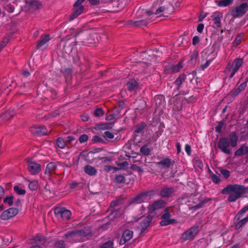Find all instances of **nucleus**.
I'll return each instance as SVG.
<instances>
[{
	"mask_svg": "<svg viewBox=\"0 0 248 248\" xmlns=\"http://www.w3.org/2000/svg\"><path fill=\"white\" fill-rule=\"evenodd\" d=\"M246 192V187L243 186L239 185H229L223 188L222 190V194H230L228 198V201L230 202H233L236 201L240 198L242 194Z\"/></svg>",
	"mask_w": 248,
	"mask_h": 248,
	"instance_id": "1",
	"label": "nucleus"
},
{
	"mask_svg": "<svg viewBox=\"0 0 248 248\" xmlns=\"http://www.w3.org/2000/svg\"><path fill=\"white\" fill-rule=\"evenodd\" d=\"M248 12V2H242L232 7L230 10L231 16L234 18L242 17Z\"/></svg>",
	"mask_w": 248,
	"mask_h": 248,
	"instance_id": "2",
	"label": "nucleus"
},
{
	"mask_svg": "<svg viewBox=\"0 0 248 248\" xmlns=\"http://www.w3.org/2000/svg\"><path fill=\"white\" fill-rule=\"evenodd\" d=\"M199 231V227L195 225L191 227L185 232H184L181 236V239L183 241L187 240H193Z\"/></svg>",
	"mask_w": 248,
	"mask_h": 248,
	"instance_id": "3",
	"label": "nucleus"
},
{
	"mask_svg": "<svg viewBox=\"0 0 248 248\" xmlns=\"http://www.w3.org/2000/svg\"><path fill=\"white\" fill-rule=\"evenodd\" d=\"M170 214L169 212V208H166L165 209V213L161 217L162 220L160 222L161 226H165L170 224H175L177 223V220L174 219H170Z\"/></svg>",
	"mask_w": 248,
	"mask_h": 248,
	"instance_id": "4",
	"label": "nucleus"
},
{
	"mask_svg": "<svg viewBox=\"0 0 248 248\" xmlns=\"http://www.w3.org/2000/svg\"><path fill=\"white\" fill-rule=\"evenodd\" d=\"M31 133L37 136H43L48 135L50 133L44 125H35L31 128Z\"/></svg>",
	"mask_w": 248,
	"mask_h": 248,
	"instance_id": "5",
	"label": "nucleus"
},
{
	"mask_svg": "<svg viewBox=\"0 0 248 248\" xmlns=\"http://www.w3.org/2000/svg\"><path fill=\"white\" fill-rule=\"evenodd\" d=\"M152 194V191L141 192L133 199L132 202L133 203H139L148 201L151 198Z\"/></svg>",
	"mask_w": 248,
	"mask_h": 248,
	"instance_id": "6",
	"label": "nucleus"
},
{
	"mask_svg": "<svg viewBox=\"0 0 248 248\" xmlns=\"http://www.w3.org/2000/svg\"><path fill=\"white\" fill-rule=\"evenodd\" d=\"M229 140L227 138H221L219 140L218 142V147L220 150L223 153L229 155L231 153L229 149L230 146Z\"/></svg>",
	"mask_w": 248,
	"mask_h": 248,
	"instance_id": "7",
	"label": "nucleus"
},
{
	"mask_svg": "<svg viewBox=\"0 0 248 248\" xmlns=\"http://www.w3.org/2000/svg\"><path fill=\"white\" fill-rule=\"evenodd\" d=\"M18 210L16 208H10L3 211L0 215V218L2 220H8L16 216Z\"/></svg>",
	"mask_w": 248,
	"mask_h": 248,
	"instance_id": "8",
	"label": "nucleus"
},
{
	"mask_svg": "<svg viewBox=\"0 0 248 248\" xmlns=\"http://www.w3.org/2000/svg\"><path fill=\"white\" fill-rule=\"evenodd\" d=\"M28 169L31 174L35 175L41 171V165L34 161L29 160L27 161Z\"/></svg>",
	"mask_w": 248,
	"mask_h": 248,
	"instance_id": "9",
	"label": "nucleus"
},
{
	"mask_svg": "<svg viewBox=\"0 0 248 248\" xmlns=\"http://www.w3.org/2000/svg\"><path fill=\"white\" fill-rule=\"evenodd\" d=\"M244 60L242 58L235 59L232 63L231 70V74L230 77L232 78L234 76L238 69L242 66L243 64Z\"/></svg>",
	"mask_w": 248,
	"mask_h": 248,
	"instance_id": "10",
	"label": "nucleus"
},
{
	"mask_svg": "<svg viewBox=\"0 0 248 248\" xmlns=\"http://www.w3.org/2000/svg\"><path fill=\"white\" fill-rule=\"evenodd\" d=\"M222 17V14L219 12L213 13L210 16L209 19L214 22L213 26L214 28H219L221 26V18Z\"/></svg>",
	"mask_w": 248,
	"mask_h": 248,
	"instance_id": "11",
	"label": "nucleus"
},
{
	"mask_svg": "<svg viewBox=\"0 0 248 248\" xmlns=\"http://www.w3.org/2000/svg\"><path fill=\"white\" fill-rule=\"evenodd\" d=\"M156 6L157 4H155L154 3L151 11H146L145 13L148 16H151L153 14H155V15L161 16L163 15V13L164 11L165 8L163 6H159L157 8L156 7Z\"/></svg>",
	"mask_w": 248,
	"mask_h": 248,
	"instance_id": "12",
	"label": "nucleus"
},
{
	"mask_svg": "<svg viewBox=\"0 0 248 248\" xmlns=\"http://www.w3.org/2000/svg\"><path fill=\"white\" fill-rule=\"evenodd\" d=\"M164 202L163 200H159L154 202L152 204L148 206V212L150 213H153L155 211L162 208L164 206Z\"/></svg>",
	"mask_w": 248,
	"mask_h": 248,
	"instance_id": "13",
	"label": "nucleus"
},
{
	"mask_svg": "<svg viewBox=\"0 0 248 248\" xmlns=\"http://www.w3.org/2000/svg\"><path fill=\"white\" fill-rule=\"evenodd\" d=\"M152 220V217L149 215L140 223L138 228L140 230L141 233H142L149 227Z\"/></svg>",
	"mask_w": 248,
	"mask_h": 248,
	"instance_id": "14",
	"label": "nucleus"
},
{
	"mask_svg": "<svg viewBox=\"0 0 248 248\" xmlns=\"http://www.w3.org/2000/svg\"><path fill=\"white\" fill-rule=\"evenodd\" d=\"M82 233L81 232H72L66 234L65 237L70 242L80 241Z\"/></svg>",
	"mask_w": 248,
	"mask_h": 248,
	"instance_id": "15",
	"label": "nucleus"
},
{
	"mask_svg": "<svg viewBox=\"0 0 248 248\" xmlns=\"http://www.w3.org/2000/svg\"><path fill=\"white\" fill-rule=\"evenodd\" d=\"M57 169V168L55 163H49L46 166L45 173L46 174H48L50 175L52 174L56 173Z\"/></svg>",
	"mask_w": 248,
	"mask_h": 248,
	"instance_id": "16",
	"label": "nucleus"
},
{
	"mask_svg": "<svg viewBox=\"0 0 248 248\" xmlns=\"http://www.w3.org/2000/svg\"><path fill=\"white\" fill-rule=\"evenodd\" d=\"M157 165L161 168H168L171 164V159L168 157L165 158L156 163Z\"/></svg>",
	"mask_w": 248,
	"mask_h": 248,
	"instance_id": "17",
	"label": "nucleus"
},
{
	"mask_svg": "<svg viewBox=\"0 0 248 248\" xmlns=\"http://www.w3.org/2000/svg\"><path fill=\"white\" fill-rule=\"evenodd\" d=\"M84 8L83 6H79V7L75 8L74 12L71 15L70 20H72L77 18L79 15L83 13Z\"/></svg>",
	"mask_w": 248,
	"mask_h": 248,
	"instance_id": "18",
	"label": "nucleus"
},
{
	"mask_svg": "<svg viewBox=\"0 0 248 248\" xmlns=\"http://www.w3.org/2000/svg\"><path fill=\"white\" fill-rule=\"evenodd\" d=\"M174 192V189L172 187H165L160 192V195L163 197H168L171 195Z\"/></svg>",
	"mask_w": 248,
	"mask_h": 248,
	"instance_id": "19",
	"label": "nucleus"
},
{
	"mask_svg": "<svg viewBox=\"0 0 248 248\" xmlns=\"http://www.w3.org/2000/svg\"><path fill=\"white\" fill-rule=\"evenodd\" d=\"M50 40V37L49 35H46L44 36L41 35L40 40L38 41L36 47L37 48H39L41 46H42L44 45H45L46 42H47Z\"/></svg>",
	"mask_w": 248,
	"mask_h": 248,
	"instance_id": "20",
	"label": "nucleus"
},
{
	"mask_svg": "<svg viewBox=\"0 0 248 248\" xmlns=\"http://www.w3.org/2000/svg\"><path fill=\"white\" fill-rule=\"evenodd\" d=\"M127 89L129 91H134L138 89V83L134 79H130L127 83Z\"/></svg>",
	"mask_w": 248,
	"mask_h": 248,
	"instance_id": "21",
	"label": "nucleus"
},
{
	"mask_svg": "<svg viewBox=\"0 0 248 248\" xmlns=\"http://www.w3.org/2000/svg\"><path fill=\"white\" fill-rule=\"evenodd\" d=\"M84 170L86 173L91 176L95 175L97 173L96 169L92 166L87 165L85 166Z\"/></svg>",
	"mask_w": 248,
	"mask_h": 248,
	"instance_id": "22",
	"label": "nucleus"
},
{
	"mask_svg": "<svg viewBox=\"0 0 248 248\" xmlns=\"http://www.w3.org/2000/svg\"><path fill=\"white\" fill-rule=\"evenodd\" d=\"M133 232L132 231L126 230H125L122 235V239H123L124 242L128 241L130 240L133 237Z\"/></svg>",
	"mask_w": 248,
	"mask_h": 248,
	"instance_id": "23",
	"label": "nucleus"
},
{
	"mask_svg": "<svg viewBox=\"0 0 248 248\" xmlns=\"http://www.w3.org/2000/svg\"><path fill=\"white\" fill-rule=\"evenodd\" d=\"M26 181H28L29 183V188L32 190L34 191L38 189L39 187V185L38 181L34 180L32 181H30L28 179H26Z\"/></svg>",
	"mask_w": 248,
	"mask_h": 248,
	"instance_id": "24",
	"label": "nucleus"
},
{
	"mask_svg": "<svg viewBox=\"0 0 248 248\" xmlns=\"http://www.w3.org/2000/svg\"><path fill=\"white\" fill-rule=\"evenodd\" d=\"M230 144L232 147L236 146L238 140V137L235 132H232L230 135Z\"/></svg>",
	"mask_w": 248,
	"mask_h": 248,
	"instance_id": "25",
	"label": "nucleus"
},
{
	"mask_svg": "<svg viewBox=\"0 0 248 248\" xmlns=\"http://www.w3.org/2000/svg\"><path fill=\"white\" fill-rule=\"evenodd\" d=\"M247 154H248V146L245 145L242 146L235 152V155H241Z\"/></svg>",
	"mask_w": 248,
	"mask_h": 248,
	"instance_id": "26",
	"label": "nucleus"
},
{
	"mask_svg": "<svg viewBox=\"0 0 248 248\" xmlns=\"http://www.w3.org/2000/svg\"><path fill=\"white\" fill-rule=\"evenodd\" d=\"M183 62H180L175 65H170V69L172 72L176 73L183 67Z\"/></svg>",
	"mask_w": 248,
	"mask_h": 248,
	"instance_id": "27",
	"label": "nucleus"
},
{
	"mask_svg": "<svg viewBox=\"0 0 248 248\" xmlns=\"http://www.w3.org/2000/svg\"><path fill=\"white\" fill-rule=\"evenodd\" d=\"M54 214L55 216L58 218H62V205L59 204L54 209Z\"/></svg>",
	"mask_w": 248,
	"mask_h": 248,
	"instance_id": "28",
	"label": "nucleus"
},
{
	"mask_svg": "<svg viewBox=\"0 0 248 248\" xmlns=\"http://www.w3.org/2000/svg\"><path fill=\"white\" fill-rule=\"evenodd\" d=\"M232 0H222L216 1V3L219 7H226L232 2Z\"/></svg>",
	"mask_w": 248,
	"mask_h": 248,
	"instance_id": "29",
	"label": "nucleus"
},
{
	"mask_svg": "<svg viewBox=\"0 0 248 248\" xmlns=\"http://www.w3.org/2000/svg\"><path fill=\"white\" fill-rule=\"evenodd\" d=\"M113 124L111 123L101 124L97 125V127L100 129L105 130L109 129L112 128Z\"/></svg>",
	"mask_w": 248,
	"mask_h": 248,
	"instance_id": "30",
	"label": "nucleus"
},
{
	"mask_svg": "<svg viewBox=\"0 0 248 248\" xmlns=\"http://www.w3.org/2000/svg\"><path fill=\"white\" fill-rule=\"evenodd\" d=\"M248 221V216L240 220L235 225V228L237 230H239L241 227L244 226Z\"/></svg>",
	"mask_w": 248,
	"mask_h": 248,
	"instance_id": "31",
	"label": "nucleus"
},
{
	"mask_svg": "<svg viewBox=\"0 0 248 248\" xmlns=\"http://www.w3.org/2000/svg\"><path fill=\"white\" fill-rule=\"evenodd\" d=\"M248 210V205L244 207L235 217V219L238 220Z\"/></svg>",
	"mask_w": 248,
	"mask_h": 248,
	"instance_id": "32",
	"label": "nucleus"
},
{
	"mask_svg": "<svg viewBox=\"0 0 248 248\" xmlns=\"http://www.w3.org/2000/svg\"><path fill=\"white\" fill-rule=\"evenodd\" d=\"M34 242L38 244H43L45 242V238L42 235H37L34 238Z\"/></svg>",
	"mask_w": 248,
	"mask_h": 248,
	"instance_id": "33",
	"label": "nucleus"
},
{
	"mask_svg": "<svg viewBox=\"0 0 248 248\" xmlns=\"http://www.w3.org/2000/svg\"><path fill=\"white\" fill-rule=\"evenodd\" d=\"M145 126V124L144 123H141L137 125L136 127L134 133L135 134H139L142 132Z\"/></svg>",
	"mask_w": 248,
	"mask_h": 248,
	"instance_id": "34",
	"label": "nucleus"
},
{
	"mask_svg": "<svg viewBox=\"0 0 248 248\" xmlns=\"http://www.w3.org/2000/svg\"><path fill=\"white\" fill-rule=\"evenodd\" d=\"M71 213L70 211L63 208V220H68L70 218Z\"/></svg>",
	"mask_w": 248,
	"mask_h": 248,
	"instance_id": "35",
	"label": "nucleus"
},
{
	"mask_svg": "<svg viewBox=\"0 0 248 248\" xmlns=\"http://www.w3.org/2000/svg\"><path fill=\"white\" fill-rule=\"evenodd\" d=\"M247 86V83L246 82L243 83L241 84L238 88L236 90V91L234 92L233 94L235 95H237L241 91H243L245 89V88Z\"/></svg>",
	"mask_w": 248,
	"mask_h": 248,
	"instance_id": "36",
	"label": "nucleus"
},
{
	"mask_svg": "<svg viewBox=\"0 0 248 248\" xmlns=\"http://www.w3.org/2000/svg\"><path fill=\"white\" fill-rule=\"evenodd\" d=\"M14 191L18 195H25L26 194V190L21 189L18 186H16L14 187Z\"/></svg>",
	"mask_w": 248,
	"mask_h": 248,
	"instance_id": "37",
	"label": "nucleus"
},
{
	"mask_svg": "<svg viewBox=\"0 0 248 248\" xmlns=\"http://www.w3.org/2000/svg\"><path fill=\"white\" fill-rule=\"evenodd\" d=\"M140 152L145 155H149L150 154L151 150L147 145H144L141 147Z\"/></svg>",
	"mask_w": 248,
	"mask_h": 248,
	"instance_id": "38",
	"label": "nucleus"
},
{
	"mask_svg": "<svg viewBox=\"0 0 248 248\" xmlns=\"http://www.w3.org/2000/svg\"><path fill=\"white\" fill-rule=\"evenodd\" d=\"M3 202L8 203L10 206L12 205L13 203V196H10L5 198L3 200Z\"/></svg>",
	"mask_w": 248,
	"mask_h": 248,
	"instance_id": "39",
	"label": "nucleus"
},
{
	"mask_svg": "<svg viewBox=\"0 0 248 248\" xmlns=\"http://www.w3.org/2000/svg\"><path fill=\"white\" fill-rule=\"evenodd\" d=\"M4 9L9 13H13L14 11L15 8L12 4L8 3L5 5Z\"/></svg>",
	"mask_w": 248,
	"mask_h": 248,
	"instance_id": "40",
	"label": "nucleus"
},
{
	"mask_svg": "<svg viewBox=\"0 0 248 248\" xmlns=\"http://www.w3.org/2000/svg\"><path fill=\"white\" fill-rule=\"evenodd\" d=\"M115 181L118 183H123L125 181V178L122 175H118L116 176L115 178Z\"/></svg>",
	"mask_w": 248,
	"mask_h": 248,
	"instance_id": "41",
	"label": "nucleus"
},
{
	"mask_svg": "<svg viewBox=\"0 0 248 248\" xmlns=\"http://www.w3.org/2000/svg\"><path fill=\"white\" fill-rule=\"evenodd\" d=\"M113 246L112 242L109 241L103 244L100 248H113Z\"/></svg>",
	"mask_w": 248,
	"mask_h": 248,
	"instance_id": "42",
	"label": "nucleus"
},
{
	"mask_svg": "<svg viewBox=\"0 0 248 248\" xmlns=\"http://www.w3.org/2000/svg\"><path fill=\"white\" fill-rule=\"evenodd\" d=\"M184 76H179L175 80V83L177 85L180 86L185 80Z\"/></svg>",
	"mask_w": 248,
	"mask_h": 248,
	"instance_id": "43",
	"label": "nucleus"
},
{
	"mask_svg": "<svg viewBox=\"0 0 248 248\" xmlns=\"http://www.w3.org/2000/svg\"><path fill=\"white\" fill-rule=\"evenodd\" d=\"M220 173L225 178H228L230 175V172L228 170L225 169L221 170Z\"/></svg>",
	"mask_w": 248,
	"mask_h": 248,
	"instance_id": "44",
	"label": "nucleus"
},
{
	"mask_svg": "<svg viewBox=\"0 0 248 248\" xmlns=\"http://www.w3.org/2000/svg\"><path fill=\"white\" fill-rule=\"evenodd\" d=\"M211 178H212V181L216 184H217V183H219L221 181L220 176L218 175H215V174L212 175L211 176Z\"/></svg>",
	"mask_w": 248,
	"mask_h": 248,
	"instance_id": "45",
	"label": "nucleus"
},
{
	"mask_svg": "<svg viewBox=\"0 0 248 248\" xmlns=\"http://www.w3.org/2000/svg\"><path fill=\"white\" fill-rule=\"evenodd\" d=\"M94 114L96 117H100L103 115L104 111L101 108H97L94 111Z\"/></svg>",
	"mask_w": 248,
	"mask_h": 248,
	"instance_id": "46",
	"label": "nucleus"
},
{
	"mask_svg": "<svg viewBox=\"0 0 248 248\" xmlns=\"http://www.w3.org/2000/svg\"><path fill=\"white\" fill-rule=\"evenodd\" d=\"M104 137L105 138L111 139L114 138V135L113 133H112L111 132H110L109 131H106L104 133Z\"/></svg>",
	"mask_w": 248,
	"mask_h": 248,
	"instance_id": "47",
	"label": "nucleus"
},
{
	"mask_svg": "<svg viewBox=\"0 0 248 248\" xmlns=\"http://www.w3.org/2000/svg\"><path fill=\"white\" fill-rule=\"evenodd\" d=\"M241 41V36L240 35H237L235 40L233 41V45L237 46L239 45Z\"/></svg>",
	"mask_w": 248,
	"mask_h": 248,
	"instance_id": "48",
	"label": "nucleus"
},
{
	"mask_svg": "<svg viewBox=\"0 0 248 248\" xmlns=\"http://www.w3.org/2000/svg\"><path fill=\"white\" fill-rule=\"evenodd\" d=\"M211 62V60H207L205 63V64L201 65L200 68L202 70H204L205 68L209 66Z\"/></svg>",
	"mask_w": 248,
	"mask_h": 248,
	"instance_id": "49",
	"label": "nucleus"
},
{
	"mask_svg": "<svg viewBox=\"0 0 248 248\" xmlns=\"http://www.w3.org/2000/svg\"><path fill=\"white\" fill-rule=\"evenodd\" d=\"M88 136L86 134H83L80 137L79 139V141L80 143H83L86 141L88 140Z\"/></svg>",
	"mask_w": 248,
	"mask_h": 248,
	"instance_id": "50",
	"label": "nucleus"
},
{
	"mask_svg": "<svg viewBox=\"0 0 248 248\" xmlns=\"http://www.w3.org/2000/svg\"><path fill=\"white\" fill-rule=\"evenodd\" d=\"M140 212V217L137 218V217H134V221H138L140 217H143L145 214H146V209L145 208H143L141 209Z\"/></svg>",
	"mask_w": 248,
	"mask_h": 248,
	"instance_id": "51",
	"label": "nucleus"
},
{
	"mask_svg": "<svg viewBox=\"0 0 248 248\" xmlns=\"http://www.w3.org/2000/svg\"><path fill=\"white\" fill-rule=\"evenodd\" d=\"M200 41V39L199 37L198 36H195L193 37L192 39V44L194 46H195L199 43Z\"/></svg>",
	"mask_w": 248,
	"mask_h": 248,
	"instance_id": "52",
	"label": "nucleus"
},
{
	"mask_svg": "<svg viewBox=\"0 0 248 248\" xmlns=\"http://www.w3.org/2000/svg\"><path fill=\"white\" fill-rule=\"evenodd\" d=\"M61 113V110L60 108L55 110L53 113H51L52 115V118H54L59 115Z\"/></svg>",
	"mask_w": 248,
	"mask_h": 248,
	"instance_id": "53",
	"label": "nucleus"
},
{
	"mask_svg": "<svg viewBox=\"0 0 248 248\" xmlns=\"http://www.w3.org/2000/svg\"><path fill=\"white\" fill-rule=\"evenodd\" d=\"M52 115L50 113H48L47 114L44 115L43 117L41 118L42 120L47 121L52 118Z\"/></svg>",
	"mask_w": 248,
	"mask_h": 248,
	"instance_id": "54",
	"label": "nucleus"
},
{
	"mask_svg": "<svg viewBox=\"0 0 248 248\" xmlns=\"http://www.w3.org/2000/svg\"><path fill=\"white\" fill-rule=\"evenodd\" d=\"M30 4L31 5H32V6H35L36 9L39 8L40 6L41 5L40 3V2H39L38 1H31V3Z\"/></svg>",
	"mask_w": 248,
	"mask_h": 248,
	"instance_id": "55",
	"label": "nucleus"
},
{
	"mask_svg": "<svg viewBox=\"0 0 248 248\" xmlns=\"http://www.w3.org/2000/svg\"><path fill=\"white\" fill-rule=\"evenodd\" d=\"M185 151L186 154L189 155L191 154V147L188 144H186L185 147Z\"/></svg>",
	"mask_w": 248,
	"mask_h": 248,
	"instance_id": "56",
	"label": "nucleus"
},
{
	"mask_svg": "<svg viewBox=\"0 0 248 248\" xmlns=\"http://www.w3.org/2000/svg\"><path fill=\"white\" fill-rule=\"evenodd\" d=\"M204 25L202 23L199 24L197 27V30L198 32L202 33L204 29Z\"/></svg>",
	"mask_w": 248,
	"mask_h": 248,
	"instance_id": "57",
	"label": "nucleus"
},
{
	"mask_svg": "<svg viewBox=\"0 0 248 248\" xmlns=\"http://www.w3.org/2000/svg\"><path fill=\"white\" fill-rule=\"evenodd\" d=\"M223 124L222 123H219L216 126V131L217 132H220L221 131V128L223 126Z\"/></svg>",
	"mask_w": 248,
	"mask_h": 248,
	"instance_id": "58",
	"label": "nucleus"
},
{
	"mask_svg": "<svg viewBox=\"0 0 248 248\" xmlns=\"http://www.w3.org/2000/svg\"><path fill=\"white\" fill-rule=\"evenodd\" d=\"M104 169L105 170L109 171L113 170H117V168L116 167H113L107 165L105 166Z\"/></svg>",
	"mask_w": 248,
	"mask_h": 248,
	"instance_id": "59",
	"label": "nucleus"
},
{
	"mask_svg": "<svg viewBox=\"0 0 248 248\" xmlns=\"http://www.w3.org/2000/svg\"><path fill=\"white\" fill-rule=\"evenodd\" d=\"M54 248H62V243L61 241H57L54 244Z\"/></svg>",
	"mask_w": 248,
	"mask_h": 248,
	"instance_id": "60",
	"label": "nucleus"
},
{
	"mask_svg": "<svg viewBox=\"0 0 248 248\" xmlns=\"http://www.w3.org/2000/svg\"><path fill=\"white\" fill-rule=\"evenodd\" d=\"M85 0H78L74 5L75 7H79Z\"/></svg>",
	"mask_w": 248,
	"mask_h": 248,
	"instance_id": "61",
	"label": "nucleus"
},
{
	"mask_svg": "<svg viewBox=\"0 0 248 248\" xmlns=\"http://www.w3.org/2000/svg\"><path fill=\"white\" fill-rule=\"evenodd\" d=\"M5 191L3 188L0 186V199L3 197L4 195Z\"/></svg>",
	"mask_w": 248,
	"mask_h": 248,
	"instance_id": "62",
	"label": "nucleus"
},
{
	"mask_svg": "<svg viewBox=\"0 0 248 248\" xmlns=\"http://www.w3.org/2000/svg\"><path fill=\"white\" fill-rule=\"evenodd\" d=\"M114 118V115L113 114H109L106 117L107 121H111Z\"/></svg>",
	"mask_w": 248,
	"mask_h": 248,
	"instance_id": "63",
	"label": "nucleus"
},
{
	"mask_svg": "<svg viewBox=\"0 0 248 248\" xmlns=\"http://www.w3.org/2000/svg\"><path fill=\"white\" fill-rule=\"evenodd\" d=\"M22 75L25 77H28L30 75V73L28 70H24L23 71Z\"/></svg>",
	"mask_w": 248,
	"mask_h": 248,
	"instance_id": "64",
	"label": "nucleus"
}]
</instances>
